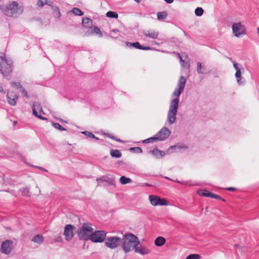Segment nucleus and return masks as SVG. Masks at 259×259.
Returning a JSON list of instances; mask_svg holds the SVG:
<instances>
[{
    "label": "nucleus",
    "mask_w": 259,
    "mask_h": 259,
    "mask_svg": "<svg viewBox=\"0 0 259 259\" xmlns=\"http://www.w3.org/2000/svg\"><path fill=\"white\" fill-rule=\"evenodd\" d=\"M204 13V11L202 8L198 7L195 10V14L197 16H201Z\"/></svg>",
    "instance_id": "nucleus-31"
},
{
    "label": "nucleus",
    "mask_w": 259,
    "mask_h": 259,
    "mask_svg": "<svg viewBox=\"0 0 259 259\" xmlns=\"http://www.w3.org/2000/svg\"><path fill=\"white\" fill-rule=\"evenodd\" d=\"M134 1H136L138 3H140L141 1V0H134Z\"/></svg>",
    "instance_id": "nucleus-55"
},
{
    "label": "nucleus",
    "mask_w": 259,
    "mask_h": 259,
    "mask_svg": "<svg viewBox=\"0 0 259 259\" xmlns=\"http://www.w3.org/2000/svg\"><path fill=\"white\" fill-rule=\"evenodd\" d=\"M60 120L62 122H65V121L64 120H63V119H60Z\"/></svg>",
    "instance_id": "nucleus-58"
},
{
    "label": "nucleus",
    "mask_w": 259,
    "mask_h": 259,
    "mask_svg": "<svg viewBox=\"0 0 259 259\" xmlns=\"http://www.w3.org/2000/svg\"><path fill=\"white\" fill-rule=\"evenodd\" d=\"M96 181L98 182V185L100 183H106L107 185L115 186V177L110 176H103L101 178H97Z\"/></svg>",
    "instance_id": "nucleus-13"
},
{
    "label": "nucleus",
    "mask_w": 259,
    "mask_h": 259,
    "mask_svg": "<svg viewBox=\"0 0 259 259\" xmlns=\"http://www.w3.org/2000/svg\"><path fill=\"white\" fill-rule=\"evenodd\" d=\"M133 47L140 49V50H152V48H151L147 46H141L139 42H134V46Z\"/></svg>",
    "instance_id": "nucleus-21"
},
{
    "label": "nucleus",
    "mask_w": 259,
    "mask_h": 259,
    "mask_svg": "<svg viewBox=\"0 0 259 259\" xmlns=\"http://www.w3.org/2000/svg\"><path fill=\"white\" fill-rule=\"evenodd\" d=\"M149 152L152 153L157 158H162L165 155V153L163 151L159 150L157 148H155L153 150L149 151Z\"/></svg>",
    "instance_id": "nucleus-18"
},
{
    "label": "nucleus",
    "mask_w": 259,
    "mask_h": 259,
    "mask_svg": "<svg viewBox=\"0 0 259 259\" xmlns=\"http://www.w3.org/2000/svg\"><path fill=\"white\" fill-rule=\"evenodd\" d=\"M212 198H215V199H221L222 198L220 196L218 195H217V194H215L214 193H212V195H211V197Z\"/></svg>",
    "instance_id": "nucleus-44"
},
{
    "label": "nucleus",
    "mask_w": 259,
    "mask_h": 259,
    "mask_svg": "<svg viewBox=\"0 0 259 259\" xmlns=\"http://www.w3.org/2000/svg\"><path fill=\"white\" fill-rule=\"evenodd\" d=\"M167 16V14L166 12H159L157 13V19L159 21L164 20Z\"/></svg>",
    "instance_id": "nucleus-25"
},
{
    "label": "nucleus",
    "mask_w": 259,
    "mask_h": 259,
    "mask_svg": "<svg viewBox=\"0 0 259 259\" xmlns=\"http://www.w3.org/2000/svg\"><path fill=\"white\" fill-rule=\"evenodd\" d=\"M235 77L237 78V82L238 83L240 84V80H241V72L240 70H237L236 71L235 74Z\"/></svg>",
    "instance_id": "nucleus-33"
},
{
    "label": "nucleus",
    "mask_w": 259,
    "mask_h": 259,
    "mask_svg": "<svg viewBox=\"0 0 259 259\" xmlns=\"http://www.w3.org/2000/svg\"><path fill=\"white\" fill-rule=\"evenodd\" d=\"M165 178L166 179H167V180H171L170 179H169V178H168V177H165Z\"/></svg>",
    "instance_id": "nucleus-60"
},
{
    "label": "nucleus",
    "mask_w": 259,
    "mask_h": 259,
    "mask_svg": "<svg viewBox=\"0 0 259 259\" xmlns=\"http://www.w3.org/2000/svg\"><path fill=\"white\" fill-rule=\"evenodd\" d=\"M93 230L90 223H83L82 226L78 230L77 235L78 238L81 240H90V236Z\"/></svg>",
    "instance_id": "nucleus-5"
},
{
    "label": "nucleus",
    "mask_w": 259,
    "mask_h": 259,
    "mask_svg": "<svg viewBox=\"0 0 259 259\" xmlns=\"http://www.w3.org/2000/svg\"><path fill=\"white\" fill-rule=\"evenodd\" d=\"M232 30L234 35L238 37L246 34L245 27L240 22L234 23Z\"/></svg>",
    "instance_id": "nucleus-9"
},
{
    "label": "nucleus",
    "mask_w": 259,
    "mask_h": 259,
    "mask_svg": "<svg viewBox=\"0 0 259 259\" xmlns=\"http://www.w3.org/2000/svg\"><path fill=\"white\" fill-rule=\"evenodd\" d=\"M55 240L56 242H61L62 241L61 236L60 235L59 236L56 237Z\"/></svg>",
    "instance_id": "nucleus-46"
},
{
    "label": "nucleus",
    "mask_w": 259,
    "mask_h": 259,
    "mask_svg": "<svg viewBox=\"0 0 259 259\" xmlns=\"http://www.w3.org/2000/svg\"><path fill=\"white\" fill-rule=\"evenodd\" d=\"M200 256L197 254H191L189 255L186 259H199Z\"/></svg>",
    "instance_id": "nucleus-37"
},
{
    "label": "nucleus",
    "mask_w": 259,
    "mask_h": 259,
    "mask_svg": "<svg viewBox=\"0 0 259 259\" xmlns=\"http://www.w3.org/2000/svg\"><path fill=\"white\" fill-rule=\"evenodd\" d=\"M105 245L111 249H114L119 246L122 239L117 236L108 237L105 240Z\"/></svg>",
    "instance_id": "nucleus-6"
},
{
    "label": "nucleus",
    "mask_w": 259,
    "mask_h": 259,
    "mask_svg": "<svg viewBox=\"0 0 259 259\" xmlns=\"http://www.w3.org/2000/svg\"><path fill=\"white\" fill-rule=\"evenodd\" d=\"M176 146H170V147L168 149L167 151H168V152H169V151H170V150H172V149H175V148H176Z\"/></svg>",
    "instance_id": "nucleus-51"
},
{
    "label": "nucleus",
    "mask_w": 259,
    "mask_h": 259,
    "mask_svg": "<svg viewBox=\"0 0 259 259\" xmlns=\"http://www.w3.org/2000/svg\"><path fill=\"white\" fill-rule=\"evenodd\" d=\"M93 32L100 36H102V34L99 28L97 26H94L93 28Z\"/></svg>",
    "instance_id": "nucleus-39"
},
{
    "label": "nucleus",
    "mask_w": 259,
    "mask_h": 259,
    "mask_svg": "<svg viewBox=\"0 0 259 259\" xmlns=\"http://www.w3.org/2000/svg\"><path fill=\"white\" fill-rule=\"evenodd\" d=\"M35 167H37V168L40 169L42 171H47V170L45 169V168H44L43 167H40V166H36Z\"/></svg>",
    "instance_id": "nucleus-50"
},
{
    "label": "nucleus",
    "mask_w": 259,
    "mask_h": 259,
    "mask_svg": "<svg viewBox=\"0 0 259 259\" xmlns=\"http://www.w3.org/2000/svg\"><path fill=\"white\" fill-rule=\"evenodd\" d=\"M184 33H185V35H187V34H186V33L185 32H184Z\"/></svg>",
    "instance_id": "nucleus-64"
},
{
    "label": "nucleus",
    "mask_w": 259,
    "mask_h": 259,
    "mask_svg": "<svg viewBox=\"0 0 259 259\" xmlns=\"http://www.w3.org/2000/svg\"><path fill=\"white\" fill-rule=\"evenodd\" d=\"M121 239V248L125 253L133 250L135 251L140 243L138 238L132 233H126Z\"/></svg>",
    "instance_id": "nucleus-2"
},
{
    "label": "nucleus",
    "mask_w": 259,
    "mask_h": 259,
    "mask_svg": "<svg viewBox=\"0 0 259 259\" xmlns=\"http://www.w3.org/2000/svg\"><path fill=\"white\" fill-rule=\"evenodd\" d=\"M55 8L57 9V10L58 11L59 13L60 14L59 9L57 7H55Z\"/></svg>",
    "instance_id": "nucleus-61"
},
{
    "label": "nucleus",
    "mask_w": 259,
    "mask_h": 259,
    "mask_svg": "<svg viewBox=\"0 0 259 259\" xmlns=\"http://www.w3.org/2000/svg\"><path fill=\"white\" fill-rule=\"evenodd\" d=\"M106 16L109 18H118V14L117 13L112 12V11H109L106 13Z\"/></svg>",
    "instance_id": "nucleus-30"
},
{
    "label": "nucleus",
    "mask_w": 259,
    "mask_h": 259,
    "mask_svg": "<svg viewBox=\"0 0 259 259\" xmlns=\"http://www.w3.org/2000/svg\"><path fill=\"white\" fill-rule=\"evenodd\" d=\"M13 69L12 60L7 58L4 54H0V72L4 76H8Z\"/></svg>",
    "instance_id": "nucleus-4"
},
{
    "label": "nucleus",
    "mask_w": 259,
    "mask_h": 259,
    "mask_svg": "<svg viewBox=\"0 0 259 259\" xmlns=\"http://www.w3.org/2000/svg\"><path fill=\"white\" fill-rule=\"evenodd\" d=\"M165 242H166L165 239L162 237L160 236V237H158L157 238H156L154 243H155V245L156 246L160 247V246H162L163 244H164Z\"/></svg>",
    "instance_id": "nucleus-19"
},
{
    "label": "nucleus",
    "mask_w": 259,
    "mask_h": 259,
    "mask_svg": "<svg viewBox=\"0 0 259 259\" xmlns=\"http://www.w3.org/2000/svg\"><path fill=\"white\" fill-rule=\"evenodd\" d=\"M186 82V79L185 78V77H184L183 76H181L180 77V79H179V82L178 83L179 88L181 90H184Z\"/></svg>",
    "instance_id": "nucleus-20"
},
{
    "label": "nucleus",
    "mask_w": 259,
    "mask_h": 259,
    "mask_svg": "<svg viewBox=\"0 0 259 259\" xmlns=\"http://www.w3.org/2000/svg\"><path fill=\"white\" fill-rule=\"evenodd\" d=\"M81 133L82 134L88 136L89 138L95 139H96L97 140H99L98 138L96 137L94 134H93L92 133H90L89 132L84 131V132H81Z\"/></svg>",
    "instance_id": "nucleus-32"
},
{
    "label": "nucleus",
    "mask_w": 259,
    "mask_h": 259,
    "mask_svg": "<svg viewBox=\"0 0 259 259\" xmlns=\"http://www.w3.org/2000/svg\"><path fill=\"white\" fill-rule=\"evenodd\" d=\"M13 241L10 240L2 242L0 248L1 252L6 255L10 254L13 249Z\"/></svg>",
    "instance_id": "nucleus-8"
},
{
    "label": "nucleus",
    "mask_w": 259,
    "mask_h": 259,
    "mask_svg": "<svg viewBox=\"0 0 259 259\" xmlns=\"http://www.w3.org/2000/svg\"><path fill=\"white\" fill-rule=\"evenodd\" d=\"M143 33L145 36L152 39H156L159 34L158 32L152 30H144Z\"/></svg>",
    "instance_id": "nucleus-16"
},
{
    "label": "nucleus",
    "mask_w": 259,
    "mask_h": 259,
    "mask_svg": "<svg viewBox=\"0 0 259 259\" xmlns=\"http://www.w3.org/2000/svg\"><path fill=\"white\" fill-rule=\"evenodd\" d=\"M197 71L198 74H205V66H203L200 62L197 63Z\"/></svg>",
    "instance_id": "nucleus-23"
},
{
    "label": "nucleus",
    "mask_w": 259,
    "mask_h": 259,
    "mask_svg": "<svg viewBox=\"0 0 259 259\" xmlns=\"http://www.w3.org/2000/svg\"><path fill=\"white\" fill-rule=\"evenodd\" d=\"M198 193L199 195L207 197H211V195L212 193L210 192L209 191L204 190H200L198 191Z\"/></svg>",
    "instance_id": "nucleus-26"
},
{
    "label": "nucleus",
    "mask_w": 259,
    "mask_h": 259,
    "mask_svg": "<svg viewBox=\"0 0 259 259\" xmlns=\"http://www.w3.org/2000/svg\"><path fill=\"white\" fill-rule=\"evenodd\" d=\"M149 199L153 206L167 205V202L165 199H161L160 197L156 195H149Z\"/></svg>",
    "instance_id": "nucleus-10"
},
{
    "label": "nucleus",
    "mask_w": 259,
    "mask_h": 259,
    "mask_svg": "<svg viewBox=\"0 0 259 259\" xmlns=\"http://www.w3.org/2000/svg\"><path fill=\"white\" fill-rule=\"evenodd\" d=\"M226 190H227L228 191H232L235 190L236 188L234 187H228V188H226Z\"/></svg>",
    "instance_id": "nucleus-49"
},
{
    "label": "nucleus",
    "mask_w": 259,
    "mask_h": 259,
    "mask_svg": "<svg viewBox=\"0 0 259 259\" xmlns=\"http://www.w3.org/2000/svg\"><path fill=\"white\" fill-rule=\"evenodd\" d=\"M11 84L12 86L15 88L17 89H20L22 86L21 84L18 82H11Z\"/></svg>",
    "instance_id": "nucleus-40"
},
{
    "label": "nucleus",
    "mask_w": 259,
    "mask_h": 259,
    "mask_svg": "<svg viewBox=\"0 0 259 259\" xmlns=\"http://www.w3.org/2000/svg\"><path fill=\"white\" fill-rule=\"evenodd\" d=\"M46 4H47V0H38L37 3V5L39 7H42ZM48 5H50L49 4Z\"/></svg>",
    "instance_id": "nucleus-38"
},
{
    "label": "nucleus",
    "mask_w": 259,
    "mask_h": 259,
    "mask_svg": "<svg viewBox=\"0 0 259 259\" xmlns=\"http://www.w3.org/2000/svg\"><path fill=\"white\" fill-rule=\"evenodd\" d=\"M170 134L171 132L167 127H163L155 136L157 141H163L166 139Z\"/></svg>",
    "instance_id": "nucleus-12"
},
{
    "label": "nucleus",
    "mask_w": 259,
    "mask_h": 259,
    "mask_svg": "<svg viewBox=\"0 0 259 259\" xmlns=\"http://www.w3.org/2000/svg\"><path fill=\"white\" fill-rule=\"evenodd\" d=\"M75 229V227L72 225L68 224L65 226L63 234L67 241H70L72 239L74 236L73 231Z\"/></svg>",
    "instance_id": "nucleus-14"
},
{
    "label": "nucleus",
    "mask_w": 259,
    "mask_h": 259,
    "mask_svg": "<svg viewBox=\"0 0 259 259\" xmlns=\"http://www.w3.org/2000/svg\"><path fill=\"white\" fill-rule=\"evenodd\" d=\"M178 55L179 58L180 59L181 66L182 67H185V61L183 60L181 55L179 54Z\"/></svg>",
    "instance_id": "nucleus-43"
},
{
    "label": "nucleus",
    "mask_w": 259,
    "mask_h": 259,
    "mask_svg": "<svg viewBox=\"0 0 259 259\" xmlns=\"http://www.w3.org/2000/svg\"><path fill=\"white\" fill-rule=\"evenodd\" d=\"M167 4H171L174 2V0H164Z\"/></svg>",
    "instance_id": "nucleus-52"
},
{
    "label": "nucleus",
    "mask_w": 259,
    "mask_h": 259,
    "mask_svg": "<svg viewBox=\"0 0 259 259\" xmlns=\"http://www.w3.org/2000/svg\"><path fill=\"white\" fill-rule=\"evenodd\" d=\"M106 136L109 137V138L112 139L113 140H115L116 141L121 142V141L119 139H116L114 137L110 136L109 134H107Z\"/></svg>",
    "instance_id": "nucleus-48"
},
{
    "label": "nucleus",
    "mask_w": 259,
    "mask_h": 259,
    "mask_svg": "<svg viewBox=\"0 0 259 259\" xmlns=\"http://www.w3.org/2000/svg\"><path fill=\"white\" fill-rule=\"evenodd\" d=\"M110 154L113 157L120 158L121 156V153L118 150H111Z\"/></svg>",
    "instance_id": "nucleus-27"
},
{
    "label": "nucleus",
    "mask_w": 259,
    "mask_h": 259,
    "mask_svg": "<svg viewBox=\"0 0 259 259\" xmlns=\"http://www.w3.org/2000/svg\"><path fill=\"white\" fill-rule=\"evenodd\" d=\"M3 91V88H2V87L0 86V92H2Z\"/></svg>",
    "instance_id": "nucleus-59"
},
{
    "label": "nucleus",
    "mask_w": 259,
    "mask_h": 259,
    "mask_svg": "<svg viewBox=\"0 0 259 259\" xmlns=\"http://www.w3.org/2000/svg\"><path fill=\"white\" fill-rule=\"evenodd\" d=\"M32 109L33 114L35 116L42 120H47V118L38 115V113L40 114L41 113L44 114V112L42 111V107L39 102H35L32 105Z\"/></svg>",
    "instance_id": "nucleus-11"
},
{
    "label": "nucleus",
    "mask_w": 259,
    "mask_h": 259,
    "mask_svg": "<svg viewBox=\"0 0 259 259\" xmlns=\"http://www.w3.org/2000/svg\"><path fill=\"white\" fill-rule=\"evenodd\" d=\"M0 9L6 16L17 18L23 13V8L20 6L16 2H11L9 4L4 6L0 5Z\"/></svg>",
    "instance_id": "nucleus-3"
},
{
    "label": "nucleus",
    "mask_w": 259,
    "mask_h": 259,
    "mask_svg": "<svg viewBox=\"0 0 259 259\" xmlns=\"http://www.w3.org/2000/svg\"><path fill=\"white\" fill-rule=\"evenodd\" d=\"M8 103L12 106H15L17 103L18 96L13 92H8L7 95Z\"/></svg>",
    "instance_id": "nucleus-15"
},
{
    "label": "nucleus",
    "mask_w": 259,
    "mask_h": 259,
    "mask_svg": "<svg viewBox=\"0 0 259 259\" xmlns=\"http://www.w3.org/2000/svg\"><path fill=\"white\" fill-rule=\"evenodd\" d=\"M257 32L259 33V27L257 28Z\"/></svg>",
    "instance_id": "nucleus-62"
},
{
    "label": "nucleus",
    "mask_w": 259,
    "mask_h": 259,
    "mask_svg": "<svg viewBox=\"0 0 259 259\" xmlns=\"http://www.w3.org/2000/svg\"><path fill=\"white\" fill-rule=\"evenodd\" d=\"M92 23V20L91 19L87 18V17L83 18L82 20V23L83 25H85V24L89 25L90 24H91Z\"/></svg>",
    "instance_id": "nucleus-36"
},
{
    "label": "nucleus",
    "mask_w": 259,
    "mask_h": 259,
    "mask_svg": "<svg viewBox=\"0 0 259 259\" xmlns=\"http://www.w3.org/2000/svg\"><path fill=\"white\" fill-rule=\"evenodd\" d=\"M112 31L113 32H118L119 31V30L117 29H113L112 30Z\"/></svg>",
    "instance_id": "nucleus-54"
},
{
    "label": "nucleus",
    "mask_w": 259,
    "mask_h": 259,
    "mask_svg": "<svg viewBox=\"0 0 259 259\" xmlns=\"http://www.w3.org/2000/svg\"><path fill=\"white\" fill-rule=\"evenodd\" d=\"M125 45L127 47H132L134 46V42H131L126 41L125 42Z\"/></svg>",
    "instance_id": "nucleus-47"
},
{
    "label": "nucleus",
    "mask_w": 259,
    "mask_h": 259,
    "mask_svg": "<svg viewBox=\"0 0 259 259\" xmlns=\"http://www.w3.org/2000/svg\"><path fill=\"white\" fill-rule=\"evenodd\" d=\"M184 90L180 89H176L172 93V96L176 98L172 99L170 103L169 108L168 111L167 121L172 124L176 122V115L178 112L179 104V97Z\"/></svg>",
    "instance_id": "nucleus-1"
},
{
    "label": "nucleus",
    "mask_w": 259,
    "mask_h": 259,
    "mask_svg": "<svg viewBox=\"0 0 259 259\" xmlns=\"http://www.w3.org/2000/svg\"><path fill=\"white\" fill-rule=\"evenodd\" d=\"M135 252L141 255H145L149 254L150 250L145 246L138 247L137 246L135 248Z\"/></svg>",
    "instance_id": "nucleus-17"
},
{
    "label": "nucleus",
    "mask_w": 259,
    "mask_h": 259,
    "mask_svg": "<svg viewBox=\"0 0 259 259\" xmlns=\"http://www.w3.org/2000/svg\"><path fill=\"white\" fill-rule=\"evenodd\" d=\"M129 150L130 151H133L138 153H142V149L139 147H132L130 148Z\"/></svg>",
    "instance_id": "nucleus-35"
},
{
    "label": "nucleus",
    "mask_w": 259,
    "mask_h": 259,
    "mask_svg": "<svg viewBox=\"0 0 259 259\" xmlns=\"http://www.w3.org/2000/svg\"><path fill=\"white\" fill-rule=\"evenodd\" d=\"M107 233V232L102 230L93 231L90 236V240L94 243H102L106 239Z\"/></svg>",
    "instance_id": "nucleus-7"
},
{
    "label": "nucleus",
    "mask_w": 259,
    "mask_h": 259,
    "mask_svg": "<svg viewBox=\"0 0 259 259\" xmlns=\"http://www.w3.org/2000/svg\"><path fill=\"white\" fill-rule=\"evenodd\" d=\"M143 143L144 144H147L148 143V141H147V139L144 140L142 141Z\"/></svg>",
    "instance_id": "nucleus-53"
},
{
    "label": "nucleus",
    "mask_w": 259,
    "mask_h": 259,
    "mask_svg": "<svg viewBox=\"0 0 259 259\" xmlns=\"http://www.w3.org/2000/svg\"><path fill=\"white\" fill-rule=\"evenodd\" d=\"M20 91L22 93V94H23V95L26 97L27 98H29V96L28 95V93L27 92V91L25 90V89L22 87L20 89H19Z\"/></svg>",
    "instance_id": "nucleus-41"
},
{
    "label": "nucleus",
    "mask_w": 259,
    "mask_h": 259,
    "mask_svg": "<svg viewBox=\"0 0 259 259\" xmlns=\"http://www.w3.org/2000/svg\"><path fill=\"white\" fill-rule=\"evenodd\" d=\"M229 59L230 60V61H231L232 63H233V61H234V60H232V59L231 58H229Z\"/></svg>",
    "instance_id": "nucleus-57"
},
{
    "label": "nucleus",
    "mask_w": 259,
    "mask_h": 259,
    "mask_svg": "<svg viewBox=\"0 0 259 259\" xmlns=\"http://www.w3.org/2000/svg\"><path fill=\"white\" fill-rule=\"evenodd\" d=\"M147 141H148V143L153 142V141H157L155 135L152 137L147 139Z\"/></svg>",
    "instance_id": "nucleus-42"
},
{
    "label": "nucleus",
    "mask_w": 259,
    "mask_h": 259,
    "mask_svg": "<svg viewBox=\"0 0 259 259\" xmlns=\"http://www.w3.org/2000/svg\"><path fill=\"white\" fill-rule=\"evenodd\" d=\"M145 185L146 186H151V185H150V184H149L148 183H145Z\"/></svg>",
    "instance_id": "nucleus-56"
},
{
    "label": "nucleus",
    "mask_w": 259,
    "mask_h": 259,
    "mask_svg": "<svg viewBox=\"0 0 259 259\" xmlns=\"http://www.w3.org/2000/svg\"><path fill=\"white\" fill-rule=\"evenodd\" d=\"M233 66L236 71H237V70H240L238 66V64L235 61H233Z\"/></svg>",
    "instance_id": "nucleus-45"
},
{
    "label": "nucleus",
    "mask_w": 259,
    "mask_h": 259,
    "mask_svg": "<svg viewBox=\"0 0 259 259\" xmlns=\"http://www.w3.org/2000/svg\"><path fill=\"white\" fill-rule=\"evenodd\" d=\"M176 182H178V183H181L180 181H177Z\"/></svg>",
    "instance_id": "nucleus-63"
},
{
    "label": "nucleus",
    "mask_w": 259,
    "mask_h": 259,
    "mask_svg": "<svg viewBox=\"0 0 259 259\" xmlns=\"http://www.w3.org/2000/svg\"><path fill=\"white\" fill-rule=\"evenodd\" d=\"M71 12L76 16H82L83 15L82 11L77 8H73Z\"/></svg>",
    "instance_id": "nucleus-29"
},
{
    "label": "nucleus",
    "mask_w": 259,
    "mask_h": 259,
    "mask_svg": "<svg viewBox=\"0 0 259 259\" xmlns=\"http://www.w3.org/2000/svg\"><path fill=\"white\" fill-rule=\"evenodd\" d=\"M53 126L55 128H57L58 130H59V131H66V130L59 123H53Z\"/></svg>",
    "instance_id": "nucleus-34"
},
{
    "label": "nucleus",
    "mask_w": 259,
    "mask_h": 259,
    "mask_svg": "<svg viewBox=\"0 0 259 259\" xmlns=\"http://www.w3.org/2000/svg\"><path fill=\"white\" fill-rule=\"evenodd\" d=\"M43 237L40 235H36L32 239V241L36 243L37 244H41L43 241Z\"/></svg>",
    "instance_id": "nucleus-24"
},
{
    "label": "nucleus",
    "mask_w": 259,
    "mask_h": 259,
    "mask_svg": "<svg viewBox=\"0 0 259 259\" xmlns=\"http://www.w3.org/2000/svg\"><path fill=\"white\" fill-rule=\"evenodd\" d=\"M120 183L122 185H125L127 183H130L132 182L131 179L126 178L125 176H121L119 179Z\"/></svg>",
    "instance_id": "nucleus-28"
},
{
    "label": "nucleus",
    "mask_w": 259,
    "mask_h": 259,
    "mask_svg": "<svg viewBox=\"0 0 259 259\" xmlns=\"http://www.w3.org/2000/svg\"><path fill=\"white\" fill-rule=\"evenodd\" d=\"M21 194L26 197H29L31 195L29 187H24L20 189Z\"/></svg>",
    "instance_id": "nucleus-22"
}]
</instances>
